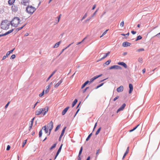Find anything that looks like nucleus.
Here are the masks:
<instances>
[{"label": "nucleus", "mask_w": 160, "mask_h": 160, "mask_svg": "<svg viewBox=\"0 0 160 160\" xmlns=\"http://www.w3.org/2000/svg\"><path fill=\"white\" fill-rule=\"evenodd\" d=\"M44 90H43V91L41 93H40L39 94V96L40 97H42V96L44 94Z\"/></svg>", "instance_id": "nucleus-40"}, {"label": "nucleus", "mask_w": 160, "mask_h": 160, "mask_svg": "<svg viewBox=\"0 0 160 160\" xmlns=\"http://www.w3.org/2000/svg\"><path fill=\"white\" fill-rule=\"evenodd\" d=\"M92 133H91L88 136V137H87V138L86 139V141H88V140L90 139V137L92 135Z\"/></svg>", "instance_id": "nucleus-35"}, {"label": "nucleus", "mask_w": 160, "mask_h": 160, "mask_svg": "<svg viewBox=\"0 0 160 160\" xmlns=\"http://www.w3.org/2000/svg\"><path fill=\"white\" fill-rule=\"evenodd\" d=\"M66 128V127H64V128L63 129V130H62V133H61V134L59 137V140L61 139V138L62 137L63 135Z\"/></svg>", "instance_id": "nucleus-20"}, {"label": "nucleus", "mask_w": 160, "mask_h": 160, "mask_svg": "<svg viewBox=\"0 0 160 160\" xmlns=\"http://www.w3.org/2000/svg\"><path fill=\"white\" fill-rule=\"evenodd\" d=\"M10 23L7 20L2 21L1 23V28L4 30L8 29L10 26Z\"/></svg>", "instance_id": "nucleus-2"}, {"label": "nucleus", "mask_w": 160, "mask_h": 160, "mask_svg": "<svg viewBox=\"0 0 160 160\" xmlns=\"http://www.w3.org/2000/svg\"><path fill=\"white\" fill-rule=\"evenodd\" d=\"M62 146V144L61 145L60 147H59V148L56 153V156L55 157V159L58 156L59 154V153L61 152Z\"/></svg>", "instance_id": "nucleus-16"}, {"label": "nucleus", "mask_w": 160, "mask_h": 160, "mask_svg": "<svg viewBox=\"0 0 160 160\" xmlns=\"http://www.w3.org/2000/svg\"><path fill=\"white\" fill-rule=\"evenodd\" d=\"M138 61L139 62H142V58H139L138 59Z\"/></svg>", "instance_id": "nucleus-51"}, {"label": "nucleus", "mask_w": 160, "mask_h": 160, "mask_svg": "<svg viewBox=\"0 0 160 160\" xmlns=\"http://www.w3.org/2000/svg\"><path fill=\"white\" fill-rule=\"evenodd\" d=\"M48 129L49 131V132L48 134V135H49L52 129L53 128V123L52 121H51L48 124L47 126Z\"/></svg>", "instance_id": "nucleus-4"}, {"label": "nucleus", "mask_w": 160, "mask_h": 160, "mask_svg": "<svg viewBox=\"0 0 160 160\" xmlns=\"http://www.w3.org/2000/svg\"><path fill=\"white\" fill-rule=\"evenodd\" d=\"M142 38V37L140 35L138 36L137 38V39L136 40V41H138V40H140Z\"/></svg>", "instance_id": "nucleus-34"}, {"label": "nucleus", "mask_w": 160, "mask_h": 160, "mask_svg": "<svg viewBox=\"0 0 160 160\" xmlns=\"http://www.w3.org/2000/svg\"><path fill=\"white\" fill-rule=\"evenodd\" d=\"M98 10H96V11L94 12L92 16V17H93L96 14Z\"/></svg>", "instance_id": "nucleus-55"}, {"label": "nucleus", "mask_w": 160, "mask_h": 160, "mask_svg": "<svg viewBox=\"0 0 160 160\" xmlns=\"http://www.w3.org/2000/svg\"><path fill=\"white\" fill-rule=\"evenodd\" d=\"M42 128L44 129V130L45 131V133H47L48 134L49 133L48 132V128H47L46 126H44Z\"/></svg>", "instance_id": "nucleus-26"}, {"label": "nucleus", "mask_w": 160, "mask_h": 160, "mask_svg": "<svg viewBox=\"0 0 160 160\" xmlns=\"http://www.w3.org/2000/svg\"><path fill=\"white\" fill-rule=\"evenodd\" d=\"M89 82V81H86L82 86L81 88H83Z\"/></svg>", "instance_id": "nucleus-24"}, {"label": "nucleus", "mask_w": 160, "mask_h": 160, "mask_svg": "<svg viewBox=\"0 0 160 160\" xmlns=\"http://www.w3.org/2000/svg\"><path fill=\"white\" fill-rule=\"evenodd\" d=\"M139 126V124L137 126H136L135 127L133 128L132 129L129 130V132H131L133 131H134V130H135L136 128Z\"/></svg>", "instance_id": "nucleus-29"}, {"label": "nucleus", "mask_w": 160, "mask_h": 160, "mask_svg": "<svg viewBox=\"0 0 160 160\" xmlns=\"http://www.w3.org/2000/svg\"><path fill=\"white\" fill-rule=\"evenodd\" d=\"M56 71H57V70H54V71L52 72V74H52V75H53L54 74V73L56 72Z\"/></svg>", "instance_id": "nucleus-60"}, {"label": "nucleus", "mask_w": 160, "mask_h": 160, "mask_svg": "<svg viewBox=\"0 0 160 160\" xmlns=\"http://www.w3.org/2000/svg\"><path fill=\"white\" fill-rule=\"evenodd\" d=\"M7 57L6 56H3V58H2V60H4L6 59V58Z\"/></svg>", "instance_id": "nucleus-62"}, {"label": "nucleus", "mask_w": 160, "mask_h": 160, "mask_svg": "<svg viewBox=\"0 0 160 160\" xmlns=\"http://www.w3.org/2000/svg\"><path fill=\"white\" fill-rule=\"evenodd\" d=\"M57 145V143L54 144L50 148V150H51L53 148H55Z\"/></svg>", "instance_id": "nucleus-30"}, {"label": "nucleus", "mask_w": 160, "mask_h": 160, "mask_svg": "<svg viewBox=\"0 0 160 160\" xmlns=\"http://www.w3.org/2000/svg\"><path fill=\"white\" fill-rule=\"evenodd\" d=\"M43 109H41V108L38 109L35 112V114L37 115H39L42 113V111Z\"/></svg>", "instance_id": "nucleus-8"}, {"label": "nucleus", "mask_w": 160, "mask_h": 160, "mask_svg": "<svg viewBox=\"0 0 160 160\" xmlns=\"http://www.w3.org/2000/svg\"><path fill=\"white\" fill-rule=\"evenodd\" d=\"M15 0H9L8 4L10 5H12L15 2Z\"/></svg>", "instance_id": "nucleus-23"}, {"label": "nucleus", "mask_w": 160, "mask_h": 160, "mask_svg": "<svg viewBox=\"0 0 160 160\" xmlns=\"http://www.w3.org/2000/svg\"><path fill=\"white\" fill-rule=\"evenodd\" d=\"M26 25V24H25L23 25L21 27L18 28V30L19 31L22 29Z\"/></svg>", "instance_id": "nucleus-36"}, {"label": "nucleus", "mask_w": 160, "mask_h": 160, "mask_svg": "<svg viewBox=\"0 0 160 160\" xmlns=\"http://www.w3.org/2000/svg\"><path fill=\"white\" fill-rule=\"evenodd\" d=\"M108 29H107V30H106V31H105L104 32H103V33H102V34L100 36V38H102L104 35H105L107 33V32L108 31Z\"/></svg>", "instance_id": "nucleus-32"}, {"label": "nucleus", "mask_w": 160, "mask_h": 160, "mask_svg": "<svg viewBox=\"0 0 160 160\" xmlns=\"http://www.w3.org/2000/svg\"><path fill=\"white\" fill-rule=\"evenodd\" d=\"M78 102V100L77 99H75L74 101L72 102V107H73Z\"/></svg>", "instance_id": "nucleus-28"}, {"label": "nucleus", "mask_w": 160, "mask_h": 160, "mask_svg": "<svg viewBox=\"0 0 160 160\" xmlns=\"http://www.w3.org/2000/svg\"><path fill=\"white\" fill-rule=\"evenodd\" d=\"M110 53V52H108L107 53H106L103 56V57H102V58H101L100 60H101L104 59L105 58L107 57Z\"/></svg>", "instance_id": "nucleus-21"}, {"label": "nucleus", "mask_w": 160, "mask_h": 160, "mask_svg": "<svg viewBox=\"0 0 160 160\" xmlns=\"http://www.w3.org/2000/svg\"><path fill=\"white\" fill-rule=\"evenodd\" d=\"M10 54L9 52H7V53L6 54V56L7 57H8V56Z\"/></svg>", "instance_id": "nucleus-63"}, {"label": "nucleus", "mask_w": 160, "mask_h": 160, "mask_svg": "<svg viewBox=\"0 0 160 160\" xmlns=\"http://www.w3.org/2000/svg\"><path fill=\"white\" fill-rule=\"evenodd\" d=\"M102 75V74H100L98 76H96L94 77L93 78H92L90 79V81H89V82L90 83H91L94 80L98 78L101 77Z\"/></svg>", "instance_id": "nucleus-9"}, {"label": "nucleus", "mask_w": 160, "mask_h": 160, "mask_svg": "<svg viewBox=\"0 0 160 160\" xmlns=\"http://www.w3.org/2000/svg\"><path fill=\"white\" fill-rule=\"evenodd\" d=\"M129 88H130L129 91V93H131L132 92L133 90V86L132 84H129Z\"/></svg>", "instance_id": "nucleus-19"}, {"label": "nucleus", "mask_w": 160, "mask_h": 160, "mask_svg": "<svg viewBox=\"0 0 160 160\" xmlns=\"http://www.w3.org/2000/svg\"><path fill=\"white\" fill-rule=\"evenodd\" d=\"M88 88H89V87H87L85 89H84V90H83V93L85 92L87 90Z\"/></svg>", "instance_id": "nucleus-52"}, {"label": "nucleus", "mask_w": 160, "mask_h": 160, "mask_svg": "<svg viewBox=\"0 0 160 160\" xmlns=\"http://www.w3.org/2000/svg\"><path fill=\"white\" fill-rule=\"evenodd\" d=\"M50 89V86H48L46 87V89L45 91V93H47L49 92Z\"/></svg>", "instance_id": "nucleus-27"}, {"label": "nucleus", "mask_w": 160, "mask_h": 160, "mask_svg": "<svg viewBox=\"0 0 160 160\" xmlns=\"http://www.w3.org/2000/svg\"><path fill=\"white\" fill-rule=\"evenodd\" d=\"M122 69V68L120 66L117 65L112 66L110 68V69Z\"/></svg>", "instance_id": "nucleus-7"}, {"label": "nucleus", "mask_w": 160, "mask_h": 160, "mask_svg": "<svg viewBox=\"0 0 160 160\" xmlns=\"http://www.w3.org/2000/svg\"><path fill=\"white\" fill-rule=\"evenodd\" d=\"M61 42V41H60L56 43L54 46L53 48H57L58 47Z\"/></svg>", "instance_id": "nucleus-22"}, {"label": "nucleus", "mask_w": 160, "mask_h": 160, "mask_svg": "<svg viewBox=\"0 0 160 160\" xmlns=\"http://www.w3.org/2000/svg\"><path fill=\"white\" fill-rule=\"evenodd\" d=\"M118 64L123 66L125 68H127V65L125 63L123 62H119L118 63Z\"/></svg>", "instance_id": "nucleus-18"}, {"label": "nucleus", "mask_w": 160, "mask_h": 160, "mask_svg": "<svg viewBox=\"0 0 160 160\" xmlns=\"http://www.w3.org/2000/svg\"><path fill=\"white\" fill-rule=\"evenodd\" d=\"M36 9L32 6H28L26 8L27 12L31 15L32 14L36 11Z\"/></svg>", "instance_id": "nucleus-3"}, {"label": "nucleus", "mask_w": 160, "mask_h": 160, "mask_svg": "<svg viewBox=\"0 0 160 160\" xmlns=\"http://www.w3.org/2000/svg\"><path fill=\"white\" fill-rule=\"evenodd\" d=\"M63 79L62 78L61 80L57 84L55 85L54 87L55 88H57L62 82H63Z\"/></svg>", "instance_id": "nucleus-12"}, {"label": "nucleus", "mask_w": 160, "mask_h": 160, "mask_svg": "<svg viewBox=\"0 0 160 160\" xmlns=\"http://www.w3.org/2000/svg\"><path fill=\"white\" fill-rule=\"evenodd\" d=\"M117 91L118 92H122L123 90V87L122 86H121L117 88Z\"/></svg>", "instance_id": "nucleus-14"}, {"label": "nucleus", "mask_w": 160, "mask_h": 160, "mask_svg": "<svg viewBox=\"0 0 160 160\" xmlns=\"http://www.w3.org/2000/svg\"><path fill=\"white\" fill-rule=\"evenodd\" d=\"M27 142V140L26 139L23 142V143H22V147H23L26 144V142Z\"/></svg>", "instance_id": "nucleus-39"}, {"label": "nucleus", "mask_w": 160, "mask_h": 160, "mask_svg": "<svg viewBox=\"0 0 160 160\" xmlns=\"http://www.w3.org/2000/svg\"><path fill=\"white\" fill-rule=\"evenodd\" d=\"M144 51V49L143 48H141L138 49L136 51L137 52H140Z\"/></svg>", "instance_id": "nucleus-37"}, {"label": "nucleus", "mask_w": 160, "mask_h": 160, "mask_svg": "<svg viewBox=\"0 0 160 160\" xmlns=\"http://www.w3.org/2000/svg\"><path fill=\"white\" fill-rule=\"evenodd\" d=\"M96 4L94 5L92 7V10H94L95 9V8H96Z\"/></svg>", "instance_id": "nucleus-59"}, {"label": "nucleus", "mask_w": 160, "mask_h": 160, "mask_svg": "<svg viewBox=\"0 0 160 160\" xmlns=\"http://www.w3.org/2000/svg\"><path fill=\"white\" fill-rule=\"evenodd\" d=\"M29 0H22L21 4L26 6L28 3Z\"/></svg>", "instance_id": "nucleus-13"}, {"label": "nucleus", "mask_w": 160, "mask_h": 160, "mask_svg": "<svg viewBox=\"0 0 160 160\" xmlns=\"http://www.w3.org/2000/svg\"><path fill=\"white\" fill-rule=\"evenodd\" d=\"M136 32L135 31H131V33L133 34H135V33H136Z\"/></svg>", "instance_id": "nucleus-58"}, {"label": "nucleus", "mask_w": 160, "mask_h": 160, "mask_svg": "<svg viewBox=\"0 0 160 160\" xmlns=\"http://www.w3.org/2000/svg\"><path fill=\"white\" fill-rule=\"evenodd\" d=\"M35 119V118H33L30 121V122L31 123H33L34 120V119Z\"/></svg>", "instance_id": "nucleus-56"}, {"label": "nucleus", "mask_w": 160, "mask_h": 160, "mask_svg": "<svg viewBox=\"0 0 160 160\" xmlns=\"http://www.w3.org/2000/svg\"><path fill=\"white\" fill-rule=\"evenodd\" d=\"M131 43L127 42H124L122 44V46L123 47H126L127 46H130Z\"/></svg>", "instance_id": "nucleus-15"}, {"label": "nucleus", "mask_w": 160, "mask_h": 160, "mask_svg": "<svg viewBox=\"0 0 160 160\" xmlns=\"http://www.w3.org/2000/svg\"><path fill=\"white\" fill-rule=\"evenodd\" d=\"M14 49H12V50L9 51H8V52L10 54L11 53H12L13 51L14 50Z\"/></svg>", "instance_id": "nucleus-57"}, {"label": "nucleus", "mask_w": 160, "mask_h": 160, "mask_svg": "<svg viewBox=\"0 0 160 160\" xmlns=\"http://www.w3.org/2000/svg\"><path fill=\"white\" fill-rule=\"evenodd\" d=\"M11 10L13 12H16L18 11V7L17 6L13 5L12 6Z\"/></svg>", "instance_id": "nucleus-6"}, {"label": "nucleus", "mask_w": 160, "mask_h": 160, "mask_svg": "<svg viewBox=\"0 0 160 160\" xmlns=\"http://www.w3.org/2000/svg\"><path fill=\"white\" fill-rule=\"evenodd\" d=\"M21 22V21L19 18L15 17L10 22V24L12 26L16 27L19 26L22 23Z\"/></svg>", "instance_id": "nucleus-1"}, {"label": "nucleus", "mask_w": 160, "mask_h": 160, "mask_svg": "<svg viewBox=\"0 0 160 160\" xmlns=\"http://www.w3.org/2000/svg\"><path fill=\"white\" fill-rule=\"evenodd\" d=\"M33 123H31L30 122V123L29 124V130H30L32 127V125H33Z\"/></svg>", "instance_id": "nucleus-31"}, {"label": "nucleus", "mask_w": 160, "mask_h": 160, "mask_svg": "<svg viewBox=\"0 0 160 160\" xmlns=\"http://www.w3.org/2000/svg\"><path fill=\"white\" fill-rule=\"evenodd\" d=\"M10 145H8V146L7 147L6 149L7 151H8L10 150Z\"/></svg>", "instance_id": "nucleus-50"}, {"label": "nucleus", "mask_w": 160, "mask_h": 160, "mask_svg": "<svg viewBox=\"0 0 160 160\" xmlns=\"http://www.w3.org/2000/svg\"><path fill=\"white\" fill-rule=\"evenodd\" d=\"M91 18H87V19L85 21L86 22H87V21H89L91 19Z\"/></svg>", "instance_id": "nucleus-61"}, {"label": "nucleus", "mask_w": 160, "mask_h": 160, "mask_svg": "<svg viewBox=\"0 0 160 160\" xmlns=\"http://www.w3.org/2000/svg\"><path fill=\"white\" fill-rule=\"evenodd\" d=\"M119 98V96H117L116 97H115V98H114L113 101H115L116 100H117Z\"/></svg>", "instance_id": "nucleus-48"}, {"label": "nucleus", "mask_w": 160, "mask_h": 160, "mask_svg": "<svg viewBox=\"0 0 160 160\" xmlns=\"http://www.w3.org/2000/svg\"><path fill=\"white\" fill-rule=\"evenodd\" d=\"M111 62V60H108L106 62L105 64L106 65H108Z\"/></svg>", "instance_id": "nucleus-43"}, {"label": "nucleus", "mask_w": 160, "mask_h": 160, "mask_svg": "<svg viewBox=\"0 0 160 160\" xmlns=\"http://www.w3.org/2000/svg\"><path fill=\"white\" fill-rule=\"evenodd\" d=\"M145 68L143 69L142 70V72L143 73H144L145 72Z\"/></svg>", "instance_id": "nucleus-64"}, {"label": "nucleus", "mask_w": 160, "mask_h": 160, "mask_svg": "<svg viewBox=\"0 0 160 160\" xmlns=\"http://www.w3.org/2000/svg\"><path fill=\"white\" fill-rule=\"evenodd\" d=\"M16 56L15 54L12 55L11 57V59H14L15 58Z\"/></svg>", "instance_id": "nucleus-45"}, {"label": "nucleus", "mask_w": 160, "mask_h": 160, "mask_svg": "<svg viewBox=\"0 0 160 160\" xmlns=\"http://www.w3.org/2000/svg\"><path fill=\"white\" fill-rule=\"evenodd\" d=\"M42 130H41L39 132V137H41L42 136Z\"/></svg>", "instance_id": "nucleus-41"}, {"label": "nucleus", "mask_w": 160, "mask_h": 160, "mask_svg": "<svg viewBox=\"0 0 160 160\" xmlns=\"http://www.w3.org/2000/svg\"><path fill=\"white\" fill-rule=\"evenodd\" d=\"M124 21H122L120 23V26L121 27H123V26H124Z\"/></svg>", "instance_id": "nucleus-44"}, {"label": "nucleus", "mask_w": 160, "mask_h": 160, "mask_svg": "<svg viewBox=\"0 0 160 160\" xmlns=\"http://www.w3.org/2000/svg\"><path fill=\"white\" fill-rule=\"evenodd\" d=\"M101 127H100L98 128V130L96 132V133H95L96 135H97L99 133V132L101 130Z\"/></svg>", "instance_id": "nucleus-33"}, {"label": "nucleus", "mask_w": 160, "mask_h": 160, "mask_svg": "<svg viewBox=\"0 0 160 160\" xmlns=\"http://www.w3.org/2000/svg\"><path fill=\"white\" fill-rule=\"evenodd\" d=\"M13 31V29H12L8 31V32H7L4 34H0V37H1L2 36H5L7 35H8V34L11 33Z\"/></svg>", "instance_id": "nucleus-10"}, {"label": "nucleus", "mask_w": 160, "mask_h": 160, "mask_svg": "<svg viewBox=\"0 0 160 160\" xmlns=\"http://www.w3.org/2000/svg\"><path fill=\"white\" fill-rule=\"evenodd\" d=\"M87 13H86L85 14L84 16H83V17H82L81 20H82L84 19V18H85L87 17Z\"/></svg>", "instance_id": "nucleus-46"}, {"label": "nucleus", "mask_w": 160, "mask_h": 160, "mask_svg": "<svg viewBox=\"0 0 160 160\" xmlns=\"http://www.w3.org/2000/svg\"><path fill=\"white\" fill-rule=\"evenodd\" d=\"M60 127V125H58L55 129V131H57L59 128Z\"/></svg>", "instance_id": "nucleus-42"}, {"label": "nucleus", "mask_w": 160, "mask_h": 160, "mask_svg": "<svg viewBox=\"0 0 160 160\" xmlns=\"http://www.w3.org/2000/svg\"><path fill=\"white\" fill-rule=\"evenodd\" d=\"M82 147L80 148V149L79 152V154H78L79 156H80V155H81L82 152Z\"/></svg>", "instance_id": "nucleus-38"}, {"label": "nucleus", "mask_w": 160, "mask_h": 160, "mask_svg": "<svg viewBox=\"0 0 160 160\" xmlns=\"http://www.w3.org/2000/svg\"><path fill=\"white\" fill-rule=\"evenodd\" d=\"M129 152V147L128 148H127V149L126 150V151L125 153H124V155L123 156L122 159H123L125 157V156Z\"/></svg>", "instance_id": "nucleus-25"}, {"label": "nucleus", "mask_w": 160, "mask_h": 160, "mask_svg": "<svg viewBox=\"0 0 160 160\" xmlns=\"http://www.w3.org/2000/svg\"><path fill=\"white\" fill-rule=\"evenodd\" d=\"M99 151L100 150L99 149L97 150L96 153V155L97 156L98 155L99 153Z\"/></svg>", "instance_id": "nucleus-53"}, {"label": "nucleus", "mask_w": 160, "mask_h": 160, "mask_svg": "<svg viewBox=\"0 0 160 160\" xmlns=\"http://www.w3.org/2000/svg\"><path fill=\"white\" fill-rule=\"evenodd\" d=\"M69 107H68L65 108L62 111V115H64L67 112L68 109H69Z\"/></svg>", "instance_id": "nucleus-17"}, {"label": "nucleus", "mask_w": 160, "mask_h": 160, "mask_svg": "<svg viewBox=\"0 0 160 160\" xmlns=\"http://www.w3.org/2000/svg\"><path fill=\"white\" fill-rule=\"evenodd\" d=\"M41 109H43V110L42 111V114L43 115H45L48 111V107L47 106L45 108H41Z\"/></svg>", "instance_id": "nucleus-5"}, {"label": "nucleus", "mask_w": 160, "mask_h": 160, "mask_svg": "<svg viewBox=\"0 0 160 160\" xmlns=\"http://www.w3.org/2000/svg\"><path fill=\"white\" fill-rule=\"evenodd\" d=\"M10 103V102L9 101L8 103L5 106V108H7V107H8V106L9 105V103Z\"/></svg>", "instance_id": "nucleus-47"}, {"label": "nucleus", "mask_w": 160, "mask_h": 160, "mask_svg": "<svg viewBox=\"0 0 160 160\" xmlns=\"http://www.w3.org/2000/svg\"><path fill=\"white\" fill-rule=\"evenodd\" d=\"M155 36L160 38V32L156 34Z\"/></svg>", "instance_id": "nucleus-54"}, {"label": "nucleus", "mask_w": 160, "mask_h": 160, "mask_svg": "<svg viewBox=\"0 0 160 160\" xmlns=\"http://www.w3.org/2000/svg\"><path fill=\"white\" fill-rule=\"evenodd\" d=\"M85 39V38H84L81 42H78L77 43V45H78V44H81V43H82L84 41V39Z\"/></svg>", "instance_id": "nucleus-49"}, {"label": "nucleus", "mask_w": 160, "mask_h": 160, "mask_svg": "<svg viewBox=\"0 0 160 160\" xmlns=\"http://www.w3.org/2000/svg\"><path fill=\"white\" fill-rule=\"evenodd\" d=\"M126 105L125 103H123L122 105L118 110L117 112V113H118V112L121 111L122 110L125 108Z\"/></svg>", "instance_id": "nucleus-11"}]
</instances>
